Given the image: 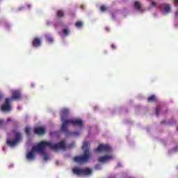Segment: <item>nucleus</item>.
<instances>
[{
    "instance_id": "obj_1",
    "label": "nucleus",
    "mask_w": 178,
    "mask_h": 178,
    "mask_svg": "<svg viewBox=\"0 0 178 178\" xmlns=\"http://www.w3.org/2000/svg\"><path fill=\"white\" fill-rule=\"evenodd\" d=\"M82 149L83 150V154L75 156L74 159V162L77 163H84L90 159V143L87 141L83 142Z\"/></svg>"
},
{
    "instance_id": "obj_2",
    "label": "nucleus",
    "mask_w": 178,
    "mask_h": 178,
    "mask_svg": "<svg viewBox=\"0 0 178 178\" xmlns=\"http://www.w3.org/2000/svg\"><path fill=\"white\" fill-rule=\"evenodd\" d=\"M43 140L40 141L37 145L33 146L31 152H28L26 155V159L28 161H34L35 156L34 155V152H38L39 154H42V155L45 154V146L42 145Z\"/></svg>"
},
{
    "instance_id": "obj_3",
    "label": "nucleus",
    "mask_w": 178,
    "mask_h": 178,
    "mask_svg": "<svg viewBox=\"0 0 178 178\" xmlns=\"http://www.w3.org/2000/svg\"><path fill=\"white\" fill-rule=\"evenodd\" d=\"M72 124L73 127H83L84 124L83 123V120L79 118H72L70 119L69 121H65L64 124L61 125L60 130L63 133H67V128L69 127V124Z\"/></svg>"
},
{
    "instance_id": "obj_4",
    "label": "nucleus",
    "mask_w": 178,
    "mask_h": 178,
    "mask_svg": "<svg viewBox=\"0 0 178 178\" xmlns=\"http://www.w3.org/2000/svg\"><path fill=\"white\" fill-rule=\"evenodd\" d=\"M42 145H44V148L49 147L50 149H54V151H58L59 149H63V151H66V140H63L57 144H52L51 141L43 140Z\"/></svg>"
},
{
    "instance_id": "obj_5",
    "label": "nucleus",
    "mask_w": 178,
    "mask_h": 178,
    "mask_svg": "<svg viewBox=\"0 0 178 178\" xmlns=\"http://www.w3.org/2000/svg\"><path fill=\"white\" fill-rule=\"evenodd\" d=\"M20 140H22V134L20 132H17L15 136V139L13 140H11L10 139L7 140L6 144L8 147L13 148V147H15L18 143H20Z\"/></svg>"
},
{
    "instance_id": "obj_6",
    "label": "nucleus",
    "mask_w": 178,
    "mask_h": 178,
    "mask_svg": "<svg viewBox=\"0 0 178 178\" xmlns=\"http://www.w3.org/2000/svg\"><path fill=\"white\" fill-rule=\"evenodd\" d=\"M95 151L96 152H112V147L109 145L99 144Z\"/></svg>"
},
{
    "instance_id": "obj_7",
    "label": "nucleus",
    "mask_w": 178,
    "mask_h": 178,
    "mask_svg": "<svg viewBox=\"0 0 178 178\" xmlns=\"http://www.w3.org/2000/svg\"><path fill=\"white\" fill-rule=\"evenodd\" d=\"M11 102L10 99L6 98L3 104L1 106V111H2V112H10V111H12Z\"/></svg>"
},
{
    "instance_id": "obj_8",
    "label": "nucleus",
    "mask_w": 178,
    "mask_h": 178,
    "mask_svg": "<svg viewBox=\"0 0 178 178\" xmlns=\"http://www.w3.org/2000/svg\"><path fill=\"white\" fill-rule=\"evenodd\" d=\"M69 109L67 108H63L60 111V118H61V122H62V124H65V123H66V122H69V120H70V119H67V116H69Z\"/></svg>"
},
{
    "instance_id": "obj_9",
    "label": "nucleus",
    "mask_w": 178,
    "mask_h": 178,
    "mask_svg": "<svg viewBox=\"0 0 178 178\" xmlns=\"http://www.w3.org/2000/svg\"><path fill=\"white\" fill-rule=\"evenodd\" d=\"M112 159H113V155L110 154V155H104L102 156H99L97 159V161L100 163H106V162H109V161H112Z\"/></svg>"
},
{
    "instance_id": "obj_10",
    "label": "nucleus",
    "mask_w": 178,
    "mask_h": 178,
    "mask_svg": "<svg viewBox=\"0 0 178 178\" xmlns=\"http://www.w3.org/2000/svg\"><path fill=\"white\" fill-rule=\"evenodd\" d=\"M22 98V93H20L19 91H15L13 92V95L10 98H9V99H10L11 102L12 101H13L14 99L17 100V99H20Z\"/></svg>"
},
{
    "instance_id": "obj_11",
    "label": "nucleus",
    "mask_w": 178,
    "mask_h": 178,
    "mask_svg": "<svg viewBox=\"0 0 178 178\" xmlns=\"http://www.w3.org/2000/svg\"><path fill=\"white\" fill-rule=\"evenodd\" d=\"M46 130L45 127H36L34 129V133L38 136H42L45 133Z\"/></svg>"
},
{
    "instance_id": "obj_12",
    "label": "nucleus",
    "mask_w": 178,
    "mask_h": 178,
    "mask_svg": "<svg viewBox=\"0 0 178 178\" xmlns=\"http://www.w3.org/2000/svg\"><path fill=\"white\" fill-rule=\"evenodd\" d=\"M41 38H35L32 42V45L35 48H38L39 47H41Z\"/></svg>"
},
{
    "instance_id": "obj_13",
    "label": "nucleus",
    "mask_w": 178,
    "mask_h": 178,
    "mask_svg": "<svg viewBox=\"0 0 178 178\" xmlns=\"http://www.w3.org/2000/svg\"><path fill=\"white\" fill-rule=\"evenodd\" d=\"M72 172L76 176H83V169L81 168H74L72 169Z\"/></svg>"
},
{
    "instance_id": "obj_14",
    "label": "nucleus",
    "mask_w": 178,
    "mask_h": 178,
    "mask_svg": "<svg viewBox=\"0 0 178 178\" xmlns=\"http://www.w3.org/2000/svg\"><path fill=\"white\" fill-rule=\"evenodd\" d=\"M92 171L90 168H84L82 169V176H88V175H91Z\"/></svg>"
},
{
    "instance_id": "obj_15",
    "label": "nucleus",
    "mask_w": 178,
    "mask_h": 178,
    "mask_svg": "<svg viewBox=\"0 0 178 178\" xmlns=\"http://www.w3.org/2000/svg\"><path fill=\"white\" fill-rule=\"evenodd\" d=\"M44 37L46 38L47 42L49 44H52L54 42V38L51 35H45Z\"/></svg>"
},
{
    "instance_id": "obj_16",
    "label": "nucleus",
    "mask_w": 178,
    "mask_h": 178,
    "mask_svg": "<svg viewBox=\"0 0 178 178\" xmlns=\"http://www.w3.org/2000/svg\"><path fill=\"white\" fill-rule=\"evenodd\" d=\"M56 15L58 17H63L65 16V12L63 10H57Z\"/></svg>"
},
{
    "instance_id": "obj_17",
    "label": "nucleus",
    "mask_w": 178,
    "mask_h": 178,
    "mask_svg": "<svg viewBox=\"0 0 178 178\" xmlns=\"http://www.w3.org/2000/svg\"><path fill=\"white\" fill-rule=\"evenodd\" d=\"M134 6L137 10H140L141 9V5L140 4V2L135 1Z\"/></svg>"
},
{
    "instance_id": "obj_18",
    "label": "nucleus",
    "mask_w": 178,
    "mask_h": 178,
    "mask_svg": "<svg viewBox=\"0 0 178 178\" xmlns=\"http://www.w3.org/2000/svg\"><path fill=\"white\" fill-rule=\"evenodd\" d=\"M164 11L165 13H169L170 12V6L169 4H166L164 7Z\"/></svg>"
},
{
    "instance_id": "obj_19",
    "label": "nucleus",
    "mask_w": 178,
    "mask_h": 178,
    "mask_svg": "<svg viewBox=\"0 0 178 178\" xmlns=\"http://www.w3.org/2000/svg\"><path fill=\"white\" fill-rule=\"evenodd\" d=\"M75 26L76 27H77V29H81V27H83V22L81 21H78L76 22Z\"/></svg>"
},
{
    "instance_id": "obj_20",
    "label": "nucleus",
    "mask_w": 178,
    "mask_h": 178,
    "mask_svg": "<svg viewBox=\"0 0 178 178\" xmlns=\"http://www.w3.org/2000/svg\"><path fill=\"white\" fill-rule=\"evenodd\" d=\"M154 101H155V95H152L148 98L147 102H154Z\"/></svg>"
},
{
    "instance_id": "obj_21",
    "label": "nucleus",
    "mask_w": 178,
    "mask_h": 178,
    "mask_svg": "<svg viewBox=\"0 0 178 178\" xmlns=\"http://www.w3.org/2000/svg\"><path fill=\"white\" fill-rule=\"evenodd\" d=\"M159 111H161V107H156L155 109L156 116H159Z\"/></svg>"
},
{
    "instance_id": "obj_22",
    "label": "nucleus",
    "mask_w": 178,
    "mask_h": 178,
    "mask_svg": "<svg viewBox=\"0 0 178 178\" xmlns=\"http://www.w3.org/2000/svg\"><path fill=\"white\" fill-rule=\"evenodd\" d=\"M30 130H31V129L29 127H26L25 128V133H26V136H30Z\"/></svg>"
},
{
    "instance_id": "obj_23",
    "label": "nucleus",
    "mask_w": 178,
    "mask_h": 178,
    "mask_svg": "<svg viewBox=\"0 0 178 178\" xmlns=\"http://www.w3.org/2000/svg\"><path fill=\"white\" fill-rule=\"evenodd\" d=\"M63 33L65 35H69V29H65L63 30Z\"/></svg>"
},
{
    "instance_id": "obj_24",
    "label": "nucleus",
    "mask_w": 178,
    "mask_h": 178,
    "mask_svg": "<svg viewBox=\"0 0 178 178\" xmlns=\"http://www.w3.org/2000/svg\"><path fill=\"white\" fill-rule=\"evenodd\" d=\"M100 10L101 12H105V10H106V7L105 6H102L100 7Z\"/></svg>"
},
{
    "instance_id": "obj_25",
    "label": "nucleus",
    "mask_w": 178,
    "mask_h": 178,
    "mask_svg": "<svg viewBox=\"0 0 178 178\" xmlns=\"http://www.w3.org/2000/svg\"><path fill=\"white\" fill-rule=\"evenodd\" d=\"M74 145H75V143H71V144H69V145H67V147H68V148H73V147H74Z\"/></svg>"
},
{
    "instance_id": "obj_26",
    "label": "nucleus",
    "mask_w": 178,
    "mask_h": 178,
    "mask_svg": "<svg viewBox=\"0 0 178 178\" xmlns=\"http://www.w3.org/2000/svg\"><path fill=\"white\" fill-rule=\"evenodd\" d=\"M72 134H73V136H79L80 134V132L75 131V132H73Z\"/></svg>"
},
{
    "instance_id": "obj_27",
    "label": "nucleus",
    "mask_w": 178,
    "mask_h": 178,
    "mask_svg": "<svg viewBox=\"0 0 178 178\" xmlns=\"http://www.w3.org/2000/svg\"><path fill=\"white\" fill-rule=\"evenodd\" d=\"M43 159H44V161H48V159H49L48 156H44V158H43Z\"/></svg>"
},
{
    "instance_id": "obj_28",
    "label": "nucleus",
    "mask_w": 178,
    "mask_h": 178,
    "mask_svg": "<svg viewBox=\"0 0 178 178\" xmlns=\"http://www.w3.org/2000/svg\"><path fill=\"white\" fill-rule=\"evenodd\" d=\"M112 49H115L116 48V46L113 44H111Z\"/></svg>"
},
{
    "instance_id": "obj_29",
    "label": "nucleus",
    "mask_w": 178,
    "mask_h": 178,
    "mask_svg": "<svg viewBox=\"0 0 178 178\" xmlns=\"http://www.w3.org/2000/svg\"><path fill=\"white\" fill-rule=\"evenodd\" d=\"M111 17L112 19H116V15H115V14H112Z\"/></svg>"
},
{
    "instance_id": "obj_30",
    "label": "nucleus",
    "mask_w": 178,
    "mask_h": 178,
    "mask_svg": "<svg viewBox=\"0 0 178 178\" xmlns=\"http://www.w3.org/2000/svg\"><path fill=\"white\" fill-rule=\"evenodd\" d=\"M152 5L153 6H155V5H156V3H155V1H153V2H152Z\"/></svg>"
},
{
    "instance_id": "obj_31",
    "label": "nucleus",
    "mask_w": 178,
    "mask_h": 178,
    "mask_svg": "<svg viewBox=\"0 0 178 178\" xmlns=\"http://www.w3.org/2000/svg\"><path fill=\"white\" fill-rule=\"evenodd\" d=\"M3 124V121L0 120V126H2Z\"/></svg>"
},
{
    "instance_id": "obj_32",
    "label": "nucleus",
    "mask_w": 178,
    "mask_h": 178,
    "mask_svg": "<svg viewBox=\"0 0 178 178\" xmlns=\"http://www.w3.org/2000/svg\"><path fill=\"white\" fill-rule=\"evenodd\" d=\"M96 169H99V168H101V166L99 165H97L95 166Z\"/></svg>"
},
{
    "instance_id": "obj_33",
    "label": "nucleus",
    "mask_w": 178,
    "mask_h": 178,
    "mask_svg": "<svg viewBox=\"0 0 178 178\" xmlns=\"http://www.w3.org/2000/svg\"><path fill=\"white\" fill-rule=\"evenodd\" d=\"M80 8H81V9H84V6L83 5H81V6H80Z\"/></svg>"
},
{
    "instance_id": "obj_34",
    "label": "nucleus",
    "mask_w": 178,
    "mask_h": 178,
    "mask_svg": "<svg viewBox=\"0 0 178 178\" xmlns=\"http://www.w3.org/2000/svg\"><path fill=\"white\" fill-rule=\"evenodd\" d=\"M2 95L1 94H0V101H2Z\"/></svg>"
},
{
    "instance_id": "obj_35",
    "label": "nucleus",
    "mask_w": 178,
    "mask_h": 178,
    "mask_svg": "<svg viewBox=\"0 0 178 178\" xmlns=\"http://www.w3.org/2000/svg\"><path fill=\"white\" fill-rule=\"evenodd\" d=\"M106 30L109 31V28H106Z\"/></svg>"
},
{
    "instance_id": "obj_36",
    "label": "nucleus",
    "mask_w": 178,
    "mask_h": 178,
    "mask_svg": "<svg viewBox=\"0 0 178 178\" xmlns=\"http://www.w3.org/2000/svg\"><path fill=\"white\" fill-rule=\"evenodd\" d=\"M163 123H165V122L162 121V122H161V124H163Z\"/></svg>"
},
{
    "instance_id": "obj_37",
    "label": "nucleus",
    "mask_w": 178,
    "mask_h": 178,
    "mask_svg": "<svg viewBox=\"0 0 178 178\" xmlns=\"http://www.w3.org/2000/svg\"><path fill=\"white\" fill-rule=\"evenodd\" d=\"M175 2H178V0H175Z\"/></svg>"
}]
</instances>
